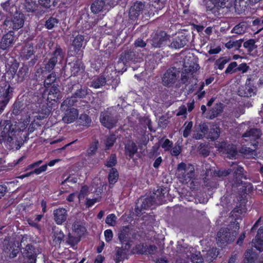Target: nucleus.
Returning a JSON list of instances; mask_svg holds the SVG:
<instances>
[{"label":"nucleus","mask_w":263,"mask_h":263,"mask_svg":"<svg viewBox=\"0 0 263 263\" xmlns=\"http://www.w3.org/2000/svg\"><path fill=\"white\" fill-rule=\"evenodd\" d=\"M118 179V173L116 169L112 168L108 175V181L110 184H114Z\"/></svg>","instance_id":"42"},{"label":"nucleus","mask_w":263,"mask_h":263,"mask_svg":"<svg viewBox=\"0 0 263 263\" xmlns=\"http://www.w3.org/2000/svg\"><path fill=\"white\" fill-rule=\"evenodd\" d=\"M1 6L4 10L8 12H10L11 9L13 8V4L11 0H8L6 2L2 3Z\"/></svg>","instance_id":"56"},{"label":"nucleus","mask_w":263,"mask_h":263,"mask_svg":"<svg viewBox=\"0 0 263 263\" xmlns=\"http://www.w3.org/2000/svg\"><path fill=\"white\" fill-rule=\"evenodd\" d=\"M62 118L63 122L69 124L73 122L78 117V110L74 108H67Z\"/></svg>","instance_id":"17"},{"label":"nucleus","mask_w":263,"mask_h":263,"mask_svg":"<svg viewBox=\"0 0 263 263\" xmlns=\"http://www.w3.org/2000/svg\"><path fill=\"white\" fill-rule=\"evenodd\" d=\"M202 253L204 260L208 262L212 261L218 254L217 249L215 248H211L206 251H202Z\"/></svg>","instance_id":"22"},{"label":"nucleus","mask_w":263,"mask_h":263,"mask_svg":"<svg viewBox=\"0 0 263 263\" xmlns=\"http://www.w3.org/2000/svg\"><path fill=\"white\" fill-rule=\"evenodd\" d=\"M34 53L33 44L27 43L23 47L20 52L21 57L23 60H27Z\"/></svg>","instance_id":"18"},{"label":"nucleus","mask_w":263,"mask_h":263,"mask_svg":"<svg viewBox=\"0 0 263 263\" xmlns=\"http://www.w3.org/2000/svg\"><path fill=\"white\" fill-rule=\"evenodd\" d=\"M4 126L5 127L0 135L1 143L12 146L14 142H19V139L21 138V132L16 128L15 125L10 124L9 121H3L0 119V127H2Z\"/></svg>","instance_id":"1"},{"label":"nucleus","mask_w":263,"mask_h":263,"mask_svg":"<svg viewBox=\"0 0 263 263\" xmlns=\"http://www.w3.org/2000/svg\"><path fill=\"white\" fill-rule=\"evenodd\" d=\"M72 230L74 234L79 237H81L86 232V229L79 221H76L72 225Z\"/></svg>","instance_id":"24"},{"label":"nucleus","mask_w":263,"mask_h":263,"mask_svg":"<svg viewBox=\"0 0 263 263\" xmlns=\"http://www.w3.org/2000/svg\"><path fill=\"white\" fill-rule=\"evenodd\" d=\"M106 80L105 78L100 77L94 79L91 82L90 86L95 88H99L106 84Z\"/></svg>","instance_id":"33"},{"label":"nucleus","mask_w":263,"mask_h":263,"mask_svg":"<svg viewBox=\"0 0 263 263\" xmlns=\"http://www.w3.org/2000/svg\"><path fill=\"white\" fill-rule=\"evenodd\" d=\"M191 256V259L193 262L195 263H203L204 257L203 255L201 254L200 252L196 251L195 253H189Z\"/></svg>","instance_id":"35"},{"label":"nucleus","mask_w":263,"mask_h":263,"mask_svg":"<svg viewBox=\"0 0 263 263\" xmlns=\"http://www.w3.org/2000/svg\"><path fill=\"white\" fill-rule=\"evenodd\" d=\"M246 30V25L243 23H240L236 25L232 29V32L241 34L243 33Z\"/></svg>","instance_id":"49"},{"label":"nucleus","mask_w":263,"mask_h":263,"mask_svg":"<svg viewBox=\"0 0 263 263\" xmlns=\"http://www.w3.org/2000/svg\"><path fill=\"white\" fill-rule=\"evenodd\" d=\"M187 42L186 37L184 35H181L174 39L170 46L172 48L179 49L184 47Z\"/></svg>","instance_id":"20"},{"label":"nucleus","mask_w":263,"mask_h":263,"mask_svg":"<svg viewBox=\"0 0 263 263\" xmlns=\"http://www.w3.org/2000/svg\"><path fill=\"white\" fill-rule=\"evenodd\" d=\"M9 89H7L3 98H0V112H2L9 101Z\"/></svg>","instance_id":"41"},{"label":"nucleus","mask_w":263,"mask_h":263,"mask_svg":"<svg viewBox=\"0 0 263 263\" xmlns=\"http://www.w3.org/2000/svg\"><path fill=\"white\" fill-rule=\"evenodd\" d=\"M239 95L241 96L246 97H252V96L255 95V88L254 87L246 85L244 90L243 94L240 92Z\"/></svg>","instance_id":"45"},{"label":"nucleus","mask_w":263,"mask_h":263,"mask_svg":"<svg viewBox=\"0 0 263 263\" xmlns=\"http://www.w3.org/2000/svg\"><path fill=\"white\" fill-rule=\"evenodd\" d=\"M165 193V189L159 188L155 192L153 193V195L151 196H155L154 200H160V204L162 203V199Z\"/></svg>","instance_id":"40"},{"label":"nucleus","mask_w":263,"mask_h":263,"mask_svg":"<svg viewBox=\"0 0 263 263\" xmlns=\"http://www.w3.org/2000/svg\"><path fill=\"white\" fill-rule=\"evenodd\" d=\"M128 249H125V246L124 248L123 247L121 248L117 247L116 248V253L115 257V261L116 263H119L123 260L126 257L127 254V250Z\"/></svg>","instance_id":"26"},{"label":"nucleus","mask_w":263,"mask_h":263,"mask_svg":"<svg viewBox=\"0 0 263 263\" xmlns=\"http://www.w3.org/2000/svg\"><path fill=\"white\" fill-rule=\"evenodd\" d=\"M59 23V21L58 19L54 17H50L47 21L46 22L45 26L48 29H52L54 26H55Z\"/></svg>","instance_id":"53"},{"label":"nucleus","mask_w":263,"mask_h":263,"mask_svg":"<svg viewBox=\"0 0 263 263\" xmlns=\"http://www.w3.org/2000/svg\"><path fill=\"white\" fill-rule=\"evenodd\" d=\"M222 110L223 104L221 103H216L213 107L209 110L206 118L211 120L213 119L221 114Z\"/></svg>","instance_id":"19"},{"label":"nucleus","mask_w":263,"mask_h":263,"mask_svg":"<svg viewBox=\"0 0 263 263\" xmlns=\"http://www.w3.org/2000/svg\"><path fill=\"white\" fill-rule=\"evenodd\" d=\"M77 99L74 97V95L70 98H67L65 99L61 104V108L62 109H66V107L68 108L69 107L73 106L76 102Z\"/></svg>","instance_id":"37"},{"label":"nucleus","mask_w":263,"mask_h":263,"mask_svg":"<svg viewBox=\"0 0 263 263\" xmlns=\"http://www.w3.org/2000/svg\"><path fill=\"white\" fill-rule=\"evenodd\" d=\"M261 135V132L259 129L256 128H251L249 130L247 131L242 135V137L247 138L248 139H246V141H255L258 139Z\"/></svg>","instance_id":"21"},{"label":"nucleus","mask_w":263,"mask_h":263,"mask_svg":"<svg viewBox=\"0 0 263 263\" xmlns=\"http://www.w3.org/2000/svg\"><path fill=\"white\" fill-rule=\"evenodd\" d=\"M24 22L23 14L16 13L11 17H7L3 26L5 30H18L23 27Z\"/></svg>","instance_id":"5"},{"label":"nucleus","mask_w":263,"mask_h":263,"mask_svg":"<svg viewBox=\"0 0 263 263\" xmlns=\"http://www.w3.org/2000/svg\"><path fill=\"white\" fill-rule=\"evenodd\" d=\"M157 12V8L150 4L145 5L144 14L147 16H153L155 15V12Z\"/></svg>","instance_id":"39"},{"label":"nucleus","mask_w":263,"mask_h":263,"mask_svg":"<svg viewBox=\"0 0 263 263\" xmlns=\"http://www.w3.org/2000/svg\"><path fill=\"white\" fill-rule=\"evenodd\" d=\"M98 141H95L89 146L87 150V154L89 156L93 155L98 149Z\"/></svg>","instance_id":"59"},{"label":"nucleus","mask_w":263,"mask_h":263,"mask_svg":"<svg viewBox=\"0 0 263 263\" xmlns=\"http://www.w3.org/2000/svg\"><path fill=\"white\" fill-rule=\"evenodd\" d=\"M239 229V224L236 220L231 222L228 227L221 228L218 232L216 237L218 245L223 247L232 242L235 239Z\"/></svg>","instance_id":"2"},{"label":"nucleus","mask_w":263,"mask_h":263,"mask_svg":"<svg viewBox=\"0 0 263 263\" xmlns=\"http://www.w3.org/2000/svg\"><path fill=\"white\" fill-rule=\"evenodd\" d=\"M71 66V76H76L84 70L83 64L80 61H76L69 64Z\"/></svg>","instance_id":"23"},{"label":"nucleus","mask_w":263,"mask_h":263,"mask_svg":"<svg viewBox=\"0 0 263 263\" xmlns=\"http://www.w3.org/2000/svg\"><path fill=\"white\" fill-rule=\"evenodd\" d=\"M126 152L130 158H132L134 155L137 152L138 148L135 143L132 142L128 143L125 146Z\"/></svg>","instance_id":"36"},{"label":"nucleus","mask_w":263,"mask_h":263,"mask_svg":"<svg viewBox=\"0 0 263 263\" xmlns=\"http://www.w3.org/2000/svg\"><path fill=\"white\" fill-rule=\"evenodd\" d=\"M241 153L250 156H256V154L254 149H252L249 147H242L241 149Z\"/></svg>","instance_id":"62"},{"label":"nucleus","mask_w":263,"mask_h":263,"mask_svg":"<svg viewBox=\"0 0 263 263\" xmlns=\"http://www.w3.org/2000/svg\"><path fill=\"white\" fill-rule=\"evenodd\" d=\"M14 36L12 31L10 30L2 37L0 42V48L5 50L12 46L14 43Z\"/></svg>","instance_id":"15"},{"label":"nucleus","mask_w":263,"mask_h":263,"mask_svg":"<svg viewBox=\"0 0 263 263\" xmlns=\"http://www.w3.org/2000/svg\"><path fill=\"white\" fill-rule=\"evenodd\" d=\"M179 71L175 68H171L166 70L162 78V84L165 86H172L179 77Z\"/></svg>","instance_id":"7"},{"label":"nucleus","mask_w":263,"mask_h":263,"mask_svg":"<svg viewBox=\"0 0 263 263\" xmlns=\"http://www.w3.org/2000/svg\"><path fill=\"white\" fill-rule=\"evenodd\" d=\"M84 42V36L82 34H78L72 41V45L75 51H79Z\"/></svg>","instance_id":"28"},{"label":"nucleus","mask_w":263,"mask_h":263,"mask_svg":"<svg viewBox=\"0 0 263 263\" xmlns=\"http://www.w3.org/2000/svg\"><path fill=\"white\" fill-rule=\"evenodd\" d=\"M116 163L117 160L116 156L115 155H111L107 161L106 165L107 167H112L113 166L115 165Z\"/></svg>","instance_id":"63"},{"label":"nucleus","mask_w":263,"mask_h":263,"mask_svg":"<svg viewBox=\"0 0 263 263\" xmlns=\"http://www.w3.org/2000/svg\"><path fill=\"white\" fill-rule=\"evenodd\" d=\"M170 36L164 31L155 33L151 41L152 46L154 48H160L168 44Z\"/></svg>","instance_id":"10"},{"label":"nucleus","mask_w":263,"mask_h":263,"mask_svg":"<svg viewBox=\"0 0 263 263\" xmlns=\"http://www.w3.org/2000/svg\"><path fill=\"white\" fill-rule=\"evenodd\" d=\"M193 127V123L192 122H190L187 123L186 126L185 127V129L183 131V136L184 137L186 138L190 134L191 129Z\"/></svg>","instance_id":"64"},{"label":"nucleus","mask_w":263,"mask_h":263,"mask_svg":"<svg viewBox=\"0 0 263 263\" xmlns=\"http://www.w3.org/2000/svg\"><path fill=\"white\" fill-rule=\"evenodd\" d=\"M228 62V60L226 59H218L216 61L215 65L218 69L222 70L225 65Z\"/></svg>","instance_id":"61"},{"label":"nucleus","mask_w":263,"mask_h":263,"mask_svg":"<svg viewBox=\"0 0 263 263\" xmlns=\"http://www.w3.org/2000/svg\"><path fill=\"white\" fill-rule=\"evenodd\" d=\"M60 98V91L57 86H53L48 93L47 100L56 101Z\"/></svg>","instance_id":"29"},{"label":"nucleus","mask_w":263,"mask_h":263,"mask_svg":"<svg viewBox=\"0 0 263 263\" xmlns=\"http://www.w3.org/2000/svg\"><path fill=\"white\" fill-rule=\"evenodd\" d=\"M116 215L114 214H111L106 217L105 222L110 226H114L116 224Z\"/></svg>","instance_id":"55"},{"label":"nucleus","mask_w":263,"mask_h":263,"mask_svg":"<svg viewBox=\"0 0 263 263\" xmlns=\"http://www.w3.org/2000/svg\"><path fill=\"white\" fill-rule=\"evenodd\" d=\"M64 58V53L60 46H57L53 53L52 57L50 59L48 62L46 64L45 69L48 71L52 70L56 64L61 62Z\"/></svg>","instance_id":"9"},{"label":"nucleus","mask_w":263,"mask_h":263,"mask_svg":"<svg viewBox=\"0 0 263 263\" xmlns=\"http://www.w3.org/2000/svg\"><path fill=\"white\" fill-rule=\"evenodd\" d=\"M155 196H150L138 200L135 208V212L137 215L142 213V211L151 208L153 205L160 204V200H154Z\"/></svg>","instance_id":"6"},{"label":"nucleus","mask_w":263,"mask_h":263,"mask_svg":"<svg viewBox=\"0 0 263 263\" xmlns=\"http://www.w3.org/2000/svg\"><path fill=\"white\" fill-rule=\"evenodd\" d=\"M263 0H236V2L239 1V3H241L242 7H246L247 4L253 6L260 3Z\"/></svg>","instance_id":"60"},{"label":"nucleus","mask_w":263,"mask_h":263,"mask_svg":"<svg viewBox=\"0 0 263 263\" xmlns=\"http://www.w3.org/2000/svg\"><path fill=\"white\" fill-rule=\"evenodd\" d=\"M237 64L236 62H233L230 63L226 70H225L226 73H232L236 71L237 69Z\"/></svg>","instance_id":"58"},{"label":"nucleus","mask_w":263,"mask_h":263,"mask_svg":"<svg viewBox=\"0 0 263 263\" xmlns=\"http://www.w3.org/2000/svg\"><path fill=\"white\" fill-rule=\"evenodd\" d=\"M21 7L26 12H33L36 9L37 6L36 3L32 0H25Z\"/></svg>","instance_id":"25"},{"label":"nucleus","mask_w":263,"mask_h":263,"mask_svg":"<svg viewBox=\"0 0 263 263\" xmlns=\"http://www.w3.org/2000/svg\"><path fill=\"white\" fill-rule=\"evenodd\" d=\"M64 234L62 231L54 232L53 236V241L54 245H60L64 238Z\"/></svg>","instance_id":"43"},{"label":"nucleus","mask_w":263,"mask_h":263,"mask_svg":"<svg viewBox=\"0 0 263 263\" xmlns=\"http://www.w3.org/2000/svg\"><path fill=\"white\" fill-rule=\"evenodd\" d=\"M56 80V75L54 73H52L48 75L46 80L44 81L45 87H48L52 84Z\"/></svg>","instance_id":"54"},{"label":"nucleus","mask_w":263,"mask_h":263,"mask_svg":"<svg viewBox=\"0 0 263 263\" xmlns=\"http://www.w3.org/2000/svg\"><path fill=\"white\" fill-rule=\"evenodd\" d=\"M191 248L186 246V245H182L180 242L177 246L176 252L179 254H184L186 255L187 257L190 256L189 253H191ZM193 250V249L192 248Z\"/></svg>","instance_id":"34"},{"label":"nucleus","mask_w":263,"mask_h":263,"mask_svg":"<svg viewBox=\"0 0 263 263\" xmlns=\"http://www.w3.org/2000/svg\"><path fill=\"white\" fill-rule=\"evenodd\" d=\"M252 246L259 251H263V240L259 237H255V239L252 240Z\"/></svg>","instance_id":"50"},{"label":"nucleus","mask_w":263,"mask_h":263,"mask_svg":"<svg viewBox=\"0 0 263 263\" xmlns=\"http://www.w3.org/2000/svg\"><path fill=\"white\" fill-rule=\"evenodd\" d=\"M116 139L115 135H110L107 137L105 143L107 149H109L113 145L116 141Z\"/></svg>","instance_id":"57"},{"label":"nucleus","mask_w":263,"mask_h":263,"mask_svg":"<svg viewBox=\"0 0 263 263\" xmlns=\"http://www.w3.org/2000/svg\"><path fill=\"white\" fill-rule=\"evenodd\" d=\"M231 166H233V171H234V176L236 178H242L246 177L243 175V168L239 165H238L235 162H232L230 164Z\"/></svg>","instance_id":"32"},{"label":"nucleus","mask_w":263,"mask_h":263,"mask_svg":"<svg viewBox=\"0 0 263 263\" xmlns=\"http://www.w3.org/2000/svg\"><path fill=\"white\" fill-rule=\"evenodd\" d=\"M256 254L252 250H248L245 253L244 263H252L253 262Z\"/></svg>","instance_id":"38"},{"label":"nucleus","mask_w":263,"mask_h":263,"mask_svg":"<svg viewBox=\"0 0 263 263\" xmlns=\"http://www.w3.org/2000/svg\"><path fill=\"white\" fill-rule=\"evenodd\" d=\"M228 0H218L217 3H215L213 6H209V4H206L207 10L212 11L215 8H223L226 7V2Z\"/></svg>","instance_id":"47"},{"label":"nucleus","mask_w":263,"mask_h":263,"mask_svg":"<svg viewBox=\"0 0 263 263\" xmlns=\"http://www.w3.org/2000/svg\"><path fill=\"white\" fill-rule=\"evenodd\" d=\"M111 0H96L91 6V10L93 13H98L100 12L108 11L111 7Z\"/></svg>","instance_id":"12"},{"label":"nucleus","mask_w":263,"mask_h":263,"mask_svg":"<svg viewBox=\"0 0 263 263\" xmlns=\"http://www.w3.org/2000/svg\"><path fill=\"white\" fill-rule=\"evenodd\" d=\"M5 252L9 254L10 257L14 258L16 256L19 252V249L18 247H16L14 244L10 243L5 249Z\"/></svg>","instance_id":"30"},{"label":"nucleus","mask_w":263,"mask_h":263,"mask_svg":"<svg viewBox=\"0 0 263 263\" xmlns=\"http://www.w3.org/2000/svg\"><path fill=\"white\" fill-rule=\"evenodd\" d=\"M39 4L46 8H50L51 6H55L58 3L57 0H39Z\"/></svg>","instance_id":"44"},{"label":"nucleus","mask_w":263,"mask_h":263,"mask_svg":"<svg viewBox=\"0 0 263 263\" xmlns=\"http://www.w3.org/2000/svg\"><path fill=\"white\" fill-rule=\"evenodd\" d=\"M118 119L115 111L108 109L101 113L100 121L105 127L111 129L115 127Z\"/></svg>","instance_id":"4"},{"label":"nucleus","mask_w":263,"mask_h":263,"mask_svg":"<svg viewBox=\"0 0 263 263\" xmlns=\"http://www.w3.org/2000/svg\"><path fill=\"white\" fill-rule=\"evenodd\" d=\"M28 73V68L26 66L21 67L17 73V82H23L27 77Z\"/></svg>","instance_id":"31"},{"label":"nucleus","mask_w":263,"mask_h":263,"mask_svg":"<svg viewBox=\"0 0 263 263\" xmlns=\"http://www.w3.org/2000/svg\"><path fill=\"white\" fill-rule=\"evenodd\" d=\"M220 128L216 125H213L210 129L207 138L214 141L217 139L220 135Z\"/></svg>","instance_id":"27"},{"label":"nucleus","mask_w":263,"mask_h":263,"mask_svg":"<svg viewBox=\"0 0 263 263\" xmlns=\"http://www.w3.org/2000/svg\"><path fill=\"white\" fill-rule=\"evenodd\" d=\"M131 233L128 227H123L118 233V238L123 245L125 246L126 249H129L130 247V242Z\"/></svg>","instance_id":"14"},{"label":"nucleus","mask_w":263,"mask_h":263,"mask_svg":"<svg viewBox=\"0 0 263 263\" xmlns=\"http://www.w3.org/2000/svg\"><path fill=\"white\" fill-rule=\"evenodd\" d=\"M53 219L56 223L61 225L64 222L67 218V211L63 208H58L53 211Z\"/></svg>","instance_id":"16"},{"label":"nucleus","mask_w":263,"mask_h":263,"mask_svg":"<svg viewBox=\"0 0 263 263\" xmlns=\"http://www.w3.org/2000/svg\"><path fill=\"white\" fill-rule=\"evenodd\" d=\"M145 5L141 2H136L131 6L129 10V16L131 20H135L144 13Z\"/></svg>","instance_id":"13"},{"label":"nucleus","mask_w":263,"mask_h":263,"mask_svg":"<svg viewBox=\"0 0 263 263\" xmlns=\"http://www.w3.org/2000/svg\"><path fill=\"white\" fill-rule=\"evenodd\" d=\"M140 59L141 58L136 50H128L121 55L117 65L119 66L122 64L125 65L129 62L136 63L138 62Z\"/></svg>","instance_id":"8"},{"label":"nucleus","mask_w":263,"mask_h":263,"mask_svg":"<svg viewBox=\"0 0 263 263\" xmlns=\"http://www.w3.org/2000/svg\"><path fill=\"white\" fill-rule=\"evenodd\" d=\"M88 90L87 88L84 87L78 89L73 94L74 97L77 98H83L87 95Z\"/></svg>","instance_id":"51"},{"label":"nucleus","mask_w":263,"mask_h":263,"mask_svg":"<svg viewBox=\"0 0 263 263\" xmlns=\"http://www.w3.org/2000/svg\"><path fill=\"white\" fill-rule=\"evenodd\" d=\"M217 147L222 154L226 155V157L229 159H233L237 155L236 147L233 144H227L225 142H221L217 144Z\"/></svg>","instance_id":"11"},{"label":"nucleus","mask_w":263,"mask_h":263,"mask_svg":"<svg viewBox=\"0 0 263 263\" xmlns=\"http://www.w3.org/2000/svg\"><path fill=\"white\" fill-rule=\"evenodd\" d=\"M243 47L247 49L248 51L251 52L256 48L255 42L253 39L249 40L243 43Z\"/></svg>","instance_id":"48"},{"label":"nucleus","mask_w":263,"mask_h":263,"mask_svg":"<svg viewBox=\"0 0 263 263\" xmlns=\"http://www.w3.org/2000/svg\"><path fill=\"white\" fill-rule=\"evenodd\" d=\"M177 175L181 182L187 183L194 178V166L191 164L179 163L177 167Z\"/></svg>","instance_id":"3"},{"label":"nucleus","mask_w":263,"mask_h":263,"mask_svg":"<svg viewBox=\"0 0 263 263\" xmlns=\"http://www.w3.org/2000/svg\"><path fill=\"white\" fill-rule=\"evenodd\" d=\"M79 122L80 125L83 126H87L91 122V119L86 114L81 115L79 119Z\"/></svg>","instance_id":"52"},{"label":"nucleus","mask_w":263,"mask_h":263,"mask_svg":"<svg viewBox=\"0 0 263 263\" xmlns=\"http://www.w3.org/2000/svg\"><path fill=\"white\" fill-rule=\"evenodd\" d=\"M242 40H239L236 41H230L225 44V46L228 49H232L235 48L238 49L241 46Z\"/></svg>","instance_id":"46"}]
</instances>
